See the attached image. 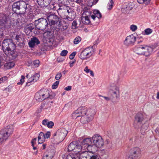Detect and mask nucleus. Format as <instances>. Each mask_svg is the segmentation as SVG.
I'll list each match as a JSON object with an SVG mask.
<instances>
[{
	"mask_svg": "<svg viewBox=\"0 0 159 159\" xmlns=\"http://www.w3.org/2000/svg\"><path fill=\"white\" fill-rule=\"evenodd\" d=\"M156 45L150 47L145 45L138 44L134 49L136 54L148 57L151 54L153 49L156 47Z\"/></svg>",
	"mask_w": 159,
	"mask_h": 159,
	"instance_id": "nucleus-1",
	"label": "nucleus"
},
{
	"mask_svg": "<svg viewBox=\"0 0 159 159\" xmlns=\"http://www.w3.org/2000/svg\"><path fill=\"white\" fill-rule=\"evenodd\" d=\"M97 44V43L95 42L93 46H89L82 50L78 54L79 58L82 60H87L90 57L94 54L95 51V45Z\"/></svg>",
	"mask_w": 159,
	"mask_h": 159,
	"instance_id": "nucleus-2",
	"label": "nucleus"
},
{
	"mask_svg": "<svg viewBox=\"0 0 159 159\" xmlns=\"http://www.w3.org/2000/svg\"><path fill=\"white\" fill-rule=\"evenodd\" d=\"M27 6L24 1H20L14 2L12 5L13 11L18 15L24 14L25 13Z\"/></svg>",
	"mask_w": 159,
	"mask_h": 159,
	"instance_id": "nucleus-3",
	"label": "nucleus"
},
{
	"mask_svg": "<svg viewBox=\"0 0 159 159\" xmlns=\"http://www.w3.org/2000/svg\"><path fill=\"white\" fill-rule=\"evenodd\" d=\"M2 47L3 52L7 55L15 48V44L10 39H4L3 41Z\"/></svg>",
	"mask_w": 159,
	"mask_h": 159,
	"instance_id": "nucleus-4",
	"label": "nucleus"
},
{
	"mask_svg": "<svg viewBox=\"0 0 159 159\" xmlns=\"http://www.w3.org/2000/svg\"><path fill=\"white\" fill-rule=\"evenodd\" d=\"M67 134V131L65 128H61L57 130L54 134L53 139L55 141L54 143H59L64 139Z\"/></svg>",
	"mask_w": 159,
	"mask_h": 159,
	"instance_id": "nucleus-5",
	"label": "nucleus"
},
{
	"mask_svg": "<svg viewBox=\"0 0 159 159\" xmlns=\"http://www.w3.org/2000/svg\"><path fill=\"white\" fill-rule=\"evenodd\" d=\"M13 132V129L10 126H7L6 128L2 129L0 132V144L4 142L7 139L9 136Z\"/></svg>",
	"mask_w": 159,
	"mask_h": 159,
	"instance_id": "nucleus-6",
	"label": "nucleus"
},
{
	"mask_svg": "<svg viewBox=\"0 0 159 159\" xmlns=\"http://www.w3.org/2000/svg\"><path fill=\"white\" fill-rule=\"evenodd\" d=\"M34 25L37 29L43 30L48 27V23L46 19L40 18L35 20Z\"/></svg>",
	"mask_w": 159,
	"mask_h": 159,
	"instance_id": "nucleus-7",
	"label": "nucleus"
},
{
	"mask_svg": "<svg viewBox=\"0 0 159 159\" xmlns=\"http://www.w3.org/2000/svg\"><path fill=\"white\" fill-rule=\"evenodd\" d=\"M49 96V93L47 89H41L36 93L34 98L37 101L41 102L48 98Z\"/></svg>",
	"mask_w": 159,
	"mask_h": 159,
	"instance_id": "nucleus-8",
	"label": "nucleus"
},
{
	"mask_svg": "<svg viewBox=\"0 0 159 159\" xmlns=\"http://www.w3.org/2000/svg\"><path fill=\"white\" fill-rule=\"evenodd\" d=\"M48 20L50 25L59 24L61 22V19L55 14L52 12L49 13V15L47 17Z\"/></svg>",
	"mask_w": 159,
	"mask_h": 159,
	"instance_id": "nucleus-9",
	"label": "nucleus"
},
{
	"mask_svg": "<svg viewBox=\"0 0 159 159\" xmlns=\"http://www.w3.org/2000/svg\"><path fill=\"white\" fill-rule=\"evenodd\" d=\"M93 144L98 148L102 147L104 144V140L102 137L98 134L94 135L92 137Z\"/></svg>",
	"mask_w": 159,
	"mask_h": 159,
	"instance_id": "nucleus-10",
	"label": "nucleus"
},
{
	"mask_svg": "<svg viewBox=\"0 0 159 159\" xmlns=\"http://www.w3.org/2000/svg\"><path fill=\"white\" fill-rule=\"evenodd\" d=\"M94 114V111L93 109H90L89 110L88 114L86 115L81 116V117L79 119L81 123L85 124L87 122L93 119V116Z\"/></svg>",
	"mask_w": 159,
	"mask_h": 159,
	"instance_id": "nucleus-11",
	"label": "nucleus"
},
{
	"mask_svg": "<svg viewBox=\"0 0 159 159\" xmlns=\"http://www.w3.org/2000/svg\"><path fill=\"white\" fill-rule=\"evenodd\" d=\"M109 92L111 96V98L113 99H117L120 96V90L118 87L116 86H111L109 88Z\"/></svg>",
	"mask_w": 159,
	"mask_h": 159,
	"instance_id": "nucleus-12",
	"label": "nucleus"
},
{
	"mask_svg": "<svg viewBox=\"0 0 159 159\" xmlns=\"http://www.w3.org/2000/svg\"><path fill=\"white\" fill-rule=\"evenodd\" d=\"M81 143L82 144V148L84 150H86L87 149L88 150L89 149L88 148L91 145H93L91 139L89 138L84 139L81 142Z\"/></svg>",
	"mask_w": 159,
	"mask_h": 159,
	"instance_id": "nucleus-13",
	"label": "nucleus"
},
{
	"mask_svg": "<svg viewBox=\"0 0 159 159\" xmlns=\"http://www.w3.org/2000/svg\"><path fill=\"white\" fill-rule=\"evenodd\" d=\"M144 122L143 114L140 113H137L135 117L134 123L138 126H139Z\"/></svg>",
	"mask_w": 159,
	"mask_h": 159,
	"instance_id": "nucleus-14",
	"label": "nucleus"
},
{
	"mask_svg": "<svg viewBox=\"0 0 159 159\" xmlns=\"http://www.w3.org/2000/svg\"><path fill=\"white\" fill-rule=\"evenodd\" d=\"M136 37L133 34L127 36L124 41V44L126 46L133 45L136 40Z\"/></svg>",
	"mask_w": 159,
	"mask_h": 159,
	"instance_id": "nucleus-15",
	"label": "nucleus"
},
{
	"mask_svg": "<svg viewBox=\"0 0 159 159\" xmlns=\"http://www.w3.org/2000/svg\"><path fill=\"white\" fill-rule=\"evenodd\" d=\"M40 43L38 39L36 37H33L31 38L28 42L29 47L31 48H33L35 45H38Z\"/></svg>",
	"mask_w": 159,
	"mask_h": 159,
	"instance_id": "nucleus-16",
	"label": "nucleus"
},
{
	"mask_svg": "<svg viewBox=\"0 0 159 159\" xmlns=\"http://www.w3.org/2000/svg\"><path fill=\"white\" fill-rule=\"evenodd\" d=\"M39 75L38 74H36L33 76H31L29 78L28 80L26 85L27 86H30V84H33L34 82H36L39 78Z\"/></svg>",
	"mask_w": 159,
	"mask_h": 159,
	"instance_id": "nucleus-17",
	"label": "nucleus"
},
{
	"mask_svg": "<svg viewBox=\"0 0 159 159\" xmlns=\"http://www.w3.org/2000/svg\"><path fill=\"white\" fill-rule=\"evenodd\" d=\"M77 152H78L77 154L80 159H89V156L86 150L81 152L79 151H77Z\"/></svg>",
	"mask_w": 159,
	"mask_h": 159,
	"instance_id": "nucleus-18",
	"label": "nucleus"
},
{
	"mask_svg": "<svg viewBox=\"0 0 159 159\" xmlns=\"http://www.w3.org/2000/svg\"><path fill=\"white\" fill-rule=\"evenodd\" d=\"M90 109H88L87 107H80L77 109V111H78L79 114L81 116L86 115L89 113V111Z\"/></svg>",
	"mask_w": 159,
	"mask_h": 159,
	"instance_id": "nucleus-19",
	"label": "nucleus"
},
{
	"mask_svg": "<svg viewBox=\"0 0 159 159\" xmlns=\"http://www.w3.org/2000/svg\"><path fill=\"white\" fill-rule=\"evenodd\" d=\"M38 4L42 6L47 7L50 4L51 0H36Z\"/></svg>",
	"mask_w": 159,
	"mask_h": 159,
	"instance_id": "nucleus-20",
	"label": "nucleus"
},
{
	"mask_svg": "<svg viewBox=\"0 0 159 159\" xmlns=\"http://www.w3.org/2000/svg\"><path fill=\"white\" fill-rule=\"evenodd\" d=\"M141 153V151L140 148L138 147L134 148H133L132 154L134 157L137 158L140 156Z\"/></svg>",
	"mask_w": 159,
	"mask_h": 159,
	"instance_id": "nucleus-21",
	"label": "nucleus"
},
{
	"mask_svg": "<svg viewBox=\"0 0 159 159\" xmlns=\"http://www.w3.org/2000/svg\"><path fill=\"white\" fill-rule=\"evenodd\" d=\"M96 17H97L98 19L101 18L102 17V15L98 10H94L93 11V14H92L91 16V17L93 20H95Z\"/></svg>",
	"mask_w": 159,
	"mask_h": 159,
	"instance_id": "nucleus-22",
	"label": "nucleus"
},
{
	"mask_svg": "<svg viewBox=\"0 0 159 159\" xmlns=\"http://www.w3.org/2000/svg\"><path fill=\"white\" fill-rule=\"evenodd\" d=\"M42 124L44 126H47L50 128H52L54 125V123L52 121H49L47 119H44L43 120L42 122Z\"/></svg>",
	"mask_w": 159,
	"mask_h": 159,
	"instance_id": "nucleus-23",
	"label": "nucleus"
},
{
	"mask_svg": "<svg viewBox=\"0 0 159 159\" xmlns=\"http://www.w3.org/2000/svg\"><path fill=\"white\" fill-rule=\"evenodd\" d=\"M92 13V12L90 10L87 8H85L84 9L82 16L88 17L90 18V17H91Z\"/></svg>",
	"mask_w": 159,
	"mask_h": 159,
	"instance_id": "nucleus-24",
	"label": "nucleus"
},
{
	"mask_svg": "<svg viewBox=\"0 0 159 159\" xmlns=\"http://www.w3.org/2000/svg\"><path fill=\"white\" fill-rule=\"evenodd\" d=\"M77 142L76 141H74L71 142L68 147V152L72 151L74 150H75V148Z\"/></svg>",
	"mask_w": 159,
	"mask_h": 159,
	"instance_id": "nucleus-25",
	"label": "nucleus"
},
{
	"mask_svg": "<svg viewBox=\"0 0 159 159\" xmlns=\"http://www.w3.org/2000/svg\"><path fill=\"white\" fill-rule=\"evenodd\" d=\"M54 154V150H52L51 152H48L47 154H45L43 159H52L53 157Z\"/></svg>",
	"mask_w": 159,
	"mask_h": 159,
	"instance_id": "nucleus-26",
	"label": "nucleus"
},
{
	"mask_svg": "<svg viewBox=\"0 0 159 159\" xmlns=\"http://www.w3.org/2000/svg\"><path fill=\"white\" fill-rule=\"evenodd\" d=\"M89 18V17H88L82 16L81 17L82 22L85 25L90 24L91 23V21Z\"/></svg>",
	"mask_w": 159,
	"mask_h": 159,
	"instance_id": "nucleus-27",
	"label": "nucleus"
},
{
	"mask_svg": "<svg viewBox=\"0 0 159 159\" xmlns=\"http://www.w3.org/2000/svg\"><path fill=\"white\" fill-rule=\"evenodd\" d=\"M142 125L139 126L141 127V131L142 133L144 132L146 130L148 127V124L147 122H143L142 124ZM139 127V126H138Z\"/></svg>",
	"mask_w": 159,
	"mask_h": 159,
	"instance_id": "nucleus-28",
	"label": "nucleus"
},
{
	"mask_svg": "<svg viewBox=\"0 0 159 159\" xmlns=\"http://www.w3.org/2000/svg\"><path fill=\"white\" fill-rule=\"evenodd\" d=\"M39 143H41L44 142L45 140L44 134L43 132H41L38 137Z\"/></svg>",
	"mask_w": 159,
	"mask_h": 159,
	"instance_id": "nucleus-29",
	"label": "nucleus"
},
{
	"mask_svg": "<svg viewBox=\"0 0 159 159\" xmlns=\"http://www.w3.org/2000/svg\"><path fill=\"white\" fill-rule=\"evenodd\" d=\"M132 7H130L129 6L124 7L121 9V11L122 13H128L129 11L132 10Z\"/></svg>",
	"mask_w": 159,
	"mask_h": 159,
	"instance_id": "nucleus-30",
	"label": "nucleus"
},
{
	"mask_svg": "<svg viewBox=\"0 0 159 159\" xmlns=\"http://www.w3.org/2000/svg\"><path fill=\"white\" fill-rule=\"evenodd\" d=\"M14 63L12 62H9L6 63L4 65V67L7 69H9L14 66Z\"/></svg>",
	"mask_w": 159,
	"mask_h": 159,
	"instance_id": "nucleus-31",
	"label": "nucleus"
},
{
	"mask_svg": "<svg viewBox=\"0 0 159 159\" xmlns=\"http://www.w3.org/2000/svg\"><path fill=\"white\" fill-rule=\"evenodd\" d=\"M79 112L77 111V110L75 112L72 114V117L73 119H79L80 117L81 116Z\"/></svg>",
	"mask_w": 159,
	"mask_h": 159,
	"instance_id": "nucleus-32",
	"label": "nucleus"
},
{
	"mask_svg": "<svg viewBox=\"0 0 159 159\" xmlns=\"http://www.w3.org/2000/svg\"><path fill=\"white\" fill-rule=\"evenodd\" d=\"M1 22L2 23V24L5 25L7 24L8 21H9V20L7 18L6 16H4L2 19H1Z\"/></svg>",
	"mask_w": 159,
	"mask_h": 159,
	"instance_id": "nucleus-33",
	"label": "nucleus"
},
{
	"mask_svg": "<svg viewBox=\"0 0 159 159\" xmlns=\"http://www.w3.org/2000/svg\"><path fill=\"white\" fill-rule=\"evenodd\" d=\"M113 5V2L112 0H110L108 4V9L110 10L112 8Z\"/></svg>",
	"mask_w": 159,
	"mask_h": 159,
	"instance_id": "nucleus-34",
	"label": "nucleus"
},
{
	"mask_svg": "<svg viewBox=\"0 0 159 159\" xmlns=\"http://www.w3.org/2000/svg\"><path fill=\"white\" fill-rule=\"evenodd\" d=\"M81 38L79 36H78L74 39V43L75 44H77L81 41Z\"/></svg>",
	"mask_w": 159,
	"mask_h": 159,
	"instance_id": "nucleus-35",
	"label": "nucleus"
},
{
	"mask_svg": "<svg viewBox=\"0 0 159 159\" xmlns=\"http://www.w3.org/2000/svg\"><path fill=\"white\" fill-rule=\"evenodd\" d=\"M59 84V81H57L54 84H52V88L53 89H55L57 88Z\"/></svg>",
	"mask_w": 159,
	"mask_h": 159,
	"instance_id": "nucleus-36",
	"label": "nucleus"
},
{
	"mask_svg": "<svg viewBox=\"0 0 159 159\" xmlns=\"http://www.w3.org/2000/svg\"><path fill=\"white\" fill-rule=\"evenodd\" d=\"M67 12L68 13L67 16H74V12L70 9H69V10H67Z\"/></svg>",
	"mask_w": 159,
	"mask_h": 159,
	"instance_id": "nucleus-37",
	"label": "nucleus"
},
{
	"mask_svg": "<svg viewBox=\"0 0 159 159\" xmlns=\"http://www.w3.org/2000/svg\"><path fill=\"white\" fill-rule=\"evenodd\" d=\"M130 29L133 32L135 31L137 29V27L134 25H130Z\"/></svg>",
	"mask_w": 159,
	"mask_h": 159,
	"instance_id": "nucleus-38",
	"label": "nucleus"
},
{
	"mask_svg": "<svg viewBox=\"0 0 159 159\" xmlns=\"http://www.w3.org/2000/svg\"><path fill=\"white\" fill-rule=\"evenodd\" d=\"M62 75L60 72H58L56 74L55 79L57 80H58L62 77Z\"/></svg>",
	"mask_w": 159,
	"mask_h": 159,
	"instance_id": "nucleus-39",
	"label": "nucleus"
},
{
	"mask_svg": "<svg viewBox=\"0 0 159 159\" xmlns=\"http://www.w3.org/2000/svg\"><path fill=\"white\" fill-rule=\"evenodd\" d=\"M39 60H35L33 61V65L35 67H37L39 66Z\"/></svg>",
	"mask_w": 159,
	"mask_h": 159,
	"instance_id": "nucleus-40",
	"label": "nucleus"
},
{
	"mask_svg": "<svg viewBox=\"0 0 159 159\" xmlns=\"http://www.w3.org/2000/svg\"><path fill=\"white\" fill-rule=\"evenodd\" d=\"M68 52L67 50H64L61 51L60 53V55L61 56H65L66 55Z\"/></svg>",
	"mask_w": 159,
	"mask_h": 159,
	"instance_id": "nucleus-41",
	"label": "nucleus"
},
{
	"mask_svg": "<svg viewBox=\"0 0 159 159\" xmlns=\"http://www.w3.org/2000/svg\"><path fill=\"white\" fill-rule=\"evenodd\" d=\"M64 10L63 7H60L58 9H57V11L59 15L61 14V13L63 12V11Z\"/></svg>",
	"mask_w": 159,
	"mask_h": 159,
	"instance_id": "nucleus-42",
	"label": "nucleus"
},
{
	"mask_svg": "<svg viewBox=\"0 0 159 159\" xmlns=\"http://www.w3.org/2000/svg\"><path fill=\"white\" fill-rule=\"evenodd\" d=\"M145 33L146 34L148 35L151 33L152 32V30L149 28L145 30Z\"/></svg>",
	"mask_w": 159,
	"mask_h": 159,
	"instance_id": "nucleus-43",
	"label": "nucleus"
},
{
	"mask_svg": "<svg viewBox=\"0 0 159 159\" xmlns=\"http://www.w3.org/2000/svg\"><path fill=\"white\" fill-rule=\"evenodd\" d=\"M15 39L17 41V42H20L21 40H22L21 35H17L15 37Z\"/></svg>",
	"mask_w": 159,
	"mask_h": 159,
	"instance_id": "nucleus-44",
	"label": "nucleus"
},
{
	"mask_svg": "<svg viewBox=\"0 0 159 159\" xmlns=\"http://www.w3.org/2000/svg\"><path fill=\"white\" fill-rule=\"evenodd\" d=\"M25 76L23 75H22L21 76V78L20 80V82H18L17 83V84H22L24 82V79H25Z\"/></svg>",
	"mask_w": 159,
	"mask_h": 159,
	"instance_id": "nucleus-45",
	"label": "nucleus"
},
{
	"mask_svg": "<svg viewBox=\"0 0 159 159\" xmlns=\"http://www.w3.org/2000/svg\"><path fill=\"white\" fill-rule=\"evenodd\" d=\"M50 135L51 133L49 131L47 132L45 134H44L45 139L48 138L50 137Z\"/></svg>",
	"mask_w": 159,
	"mask_h": 159,
	"instance_id": "nucleus-46",
	"label": "nucleus"
},
{
	"mask_svg": "<svg viewBox=\"0 0 159 159\" xmlns=\"http://www.w3.org/2000/svg\"><path fill=\"white\" fill-rule=\"evenodd\" d=\"M77 149H78L80 150L82 149H83V148H82V144L81 143L80 145H77V144L76 145V146L75 148V150L74 151L76 152V151L77 150Z\"/></svg>",
	"mask_w": 159,
	"mask_h": 159,
	"instance_id": "nucleus-47",
	"label": "nucleus"
},
{
	"mask_svg": "<svg viewBox=\"0 0 159 159\" xmlns=\"http://www.w3.org/2000/svg\"><path fill=\"white\" fill-rule=\"evenodd\" d=\"M99 97H102V98H103L106 100L107 101H109L111 100H113V98H111V96L110 97V98H109V97H105V96H103L102 95H99Z\"/></svg>",
	"mask_w": 159,
	"mask_h": 159,
	"instance_id": "nucleus-48",
	"label": "nucleus"
},
{
	"mask_svg": "<svg viewBox=\"0 0 159 159\" xmlns=\"http://www.w3.org/2000/svg\"><path fill=\"white\" fill-rule=\"evenodd\" d=\"M89 159H99V157L96 155H93L92 156H89Z\"/></svg>",
	"mask_w": 159,
	"mask_h": 159,
	"instance_id": "nucleus-49",
	"label": "nucleus"
},
{
	"mask_svg": "<svg viewBox=\"0 0 159 159\" xmlns=\"http://www.w3.org/2000/svg\"><path fill=\"white\" fill-rule=\"evenodd\" d=\"M76 54V52H73L69 56V58L70 59H73Z\"/></svg>",
	"mask_w": 159,
	"mask_h": 159,
	"instance_id": "nucleus-50",
	"label": "nucleus"
},
{
	"mask_svg": "<svg viewBox=\"0 0 159 159\" xmlns=\"http://www.w3.org/2000/svg\"><path fill=\"white\" fill-rule=\"evenodd\" d=\"M74 18V16H66L65 19L69 21H72Z\"/></svg>",
	"mask_w": 159,
	"mask_h": 159,
	"instance_id": "nucleus-51",
	"label": "nucleus"
},
{
	"mask_svg": "<svg viewBox=\"0 0 159 159\" xmlns=\"http://www.w3.org/2000/svg\"><path fill=\"white\" fill-rule=\"evenodd\" d=\"M77 23L76 21H74L72 23V28L74 29L76 28L77 27Z\"/></svg>",
	"mask_w": 159,
	"mask_h": 159,
	"instance_id": "nucleus-52",
	"label": "nucleus"
},
{
	"mask_svg": "<svg viewBox=\"0 0 159 159\" xmlns=\"http://www.w3.org/2000/svg\"><path fill=\"white\" fill-rule=\"evenodd\" d=\"M74 156V155L72 154L71 155L70 154L66 156V159H73Z\"/></svg>",
	"mask_w": 159,
	"mask_h": 159,
	"instance_id": "nucleus-53",
	"label": "nucleus"
},
{
	"mask_svg": "<svg viewBox=\"0 0 159 159\" xmlns=\"http://www.w3.org/2000/svg\"><path fill=\"white\" fill-rule=\"evenodd\" d=\"M45 34H46L48 37H50L51 36V31H47L45 32Z\"/></svg>",
	"mask_w": 159,
	"mask_h": 159,
	"instance_id": "nucleus-54",
	"label": "nucleus"
},
{
	"mask_svg": "<svg viewBox=\"0 0 159 159\" xmlns=\"http://www.w3.org/2000/svg\"><path fill=\"white\" fill-rule=\"evenodd\" d=\"M36 140V138H35L32 140L31 143H32V146L33 147L34 146V143H35Z\"/></svg>",
	"mask_w": 159,
	"mask_h": 159,
	"instance_id": "nucleus-55",
	"label": "nucleus"
},
{
	"mask_svg": "<svg viewBox=\"0 0 159 159\" xmlns=\"http://www.w3.org/2000/svg\"><path fill=\"white\" fill-rule=\"evenodd\" d=\"M71 87L70 86H69L65 88L64 89L66 91L70 90H71Z\"/></svg>",
	"mask_w": 159,
	"mask_h": 159,
	"instance_id": "nucleus-56",
	"label": "nucleus"
},
{
	"mask_svg": "<svg viewBox=\"0 0 159 159\" xmlns=\"http://www.w3.org/2000/svg\"><path fill=\"white\" fill-rule=\"evenodd\" d=\"M136 158L134 157L132 154L129 155L127 159H137Z\"/></svg>",
	"mask_w": 159,
	"mask_h": 159,
	"instance_id": "nucleus-57",
	"label": "nucleus"
},
{
	"mask_svg": "<svg viewBox=\"0 0 159 159\" xmlns=\"http://www.w3.org/2000/svg\"><path fill=\"white\" fill-rule=\"evenodd\" d=\"M144 1V3L145 4H149L150 2L151 1V0H143Z\"/></svg>",
	"mask_w": 159,
	"mask_h": 159,
	"instance_id": "nucleus-58",
	"label": "nucleus"
},
{
	"mask_svg": "<svg viewBox=\"0 0 159 159\" xmlns=\"http://www.w3.org/2000/svg\"><path fill=\"white\" fill-rule=\"evenodd\" d=\"M84 71H85L86 73H88L89 72L90 70L88 68V67L86 66L84 69Z\"/></svg>",
	"mask_w": 159,
	"mask_h": 159,
	"instance_id": "nucleus-59",
	"label": "nucleus"
},
{
	"mask_svg": "<svg viewBox=\"0 0 159 159\" xmlns=\"http://www.w3.org/2000/svg\"><path fill=\"white\" fill-rule=\"evenodd\" d=\"M3 32L2 29H0V38H1L3 36Z\"/></svg>",
	"mask_w": 159,
	"mask_h": 159,
	"instance_id": "nucleus-60",
	"label": "nucleus"
},
{
	"mask_svg": "<svg viewBox=\"0 0 159 159\" xmlns=\"http://www.w3.org/2000/svg\"><path fill=\"white\" fill-rule=\"evenodd\" d=\"M73 159H80L77 154L74 155Z\"/></svg>",
	"mask_w": 159,
	"mask_h": 159,
	"instance_id": "nucleus-61",
	"label": "nucleus"
},
{
	"mask_svg": "<svg viewBox=\"0 0 159 159\" xmlns=\"http://www.w3.org/2000/svg\"><path fill=\"white\" fill-rule=\"evenodd\" d=\"M1 80H2L3 82L4 81L6 80H7V78L6 77L4 76L1 78Z\"/></svg>",
	"mask_w": 159,
	"mask_h": 159,
	"instance_id": "nucleus-62",
	"label": "nucleus"
},
{
	"mask_svg": "<svg viewBox=\"0 0 159 159\" xmlns=\"http://www.w3.org/2000/svg\"><path fill=\"white\" fill-rule=\"evenodd\" d=\"M138 2L140 4H143L144 3L143 0H137Z\"/></svg>",
	"mask_w": 159,
	"mask_h": 159,
	"instance_id": "nucleus-63",
	"label": "nucleus"
},
{
	"mask_svg": "<svg viewBox=\"0 0 159 159\" xmlns=\"http://www.w3.org/2000/svg\"><path fill=\"white\" fill-rule=\"evenodd\" d=\"M74 63H75V62L74 61H73L72 62H70L69 63L70 66L72 67L73 66V65L74 64Z\"/></svg>",
	"mask_w": 159,
	"mask_h": 159,
	"instance_id": "nucleus-64",
	"label": "nucleus"
}]
</instances>
